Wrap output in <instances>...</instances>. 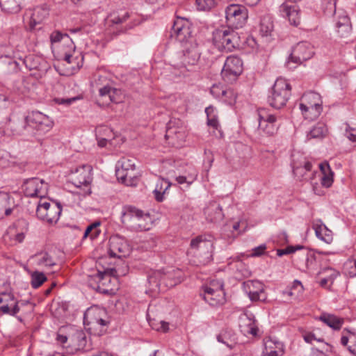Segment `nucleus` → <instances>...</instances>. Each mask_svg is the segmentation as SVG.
<instances>
[{"label":"nucleus","mask_w":356,"mask_h":356,"mask_svg":"<svg viewBox=\"0 0 356 356\" xmlns=\"http://www.w3.org/2000/svg\"><path fill=\"white\" fill-rule=\"evenodd\" d=\"M121 221L124 226L135 232L149 230L152 225V220L149 213H145L133 206L123 207Z\"/></svg>","instance_id":"f257e3e1"},{"label":"nucleus","mask_w":356,"mask_h":356,"mask_svg":"<svg viewBox=\"0 0 356 356\" xmlns=\"http://www.w3.org/2000/svg\"><path fill=\"white\" fill-rule=\"evenodd\" d=\"M214 46L220 51L231 52L239 46L238 33L229 26L216 29L212 33Z\"/></svg>","instance_id":"f03ea898"},{"label":"nucleus","mask_w":356,"mask_h":356,"mask_svg":"<svg viewBox=\"0 0 356 356\" xmlns=\"http://www.w3.org/2000/svg\"><path fill=\"white\" fill-rule=\"evenodd\" d=\"M320 95L315 92L305 93L300 99L299 108L305 120H314L321 115L323 106Z\"/></svg>","instance_id":"7ed1b4c3"},{"label":"nucleus","mask_w":356,"mask_h":356,"mask_svg":"<svg viewBox=\"0 0 356 356\" xmlns=\"http://www.w3.org/2000/svg\"><path fill=\"white\" fill-rule=\"evenodd\" d=\"M291 87L285 79H277L268 97L269 105L277 109L284 106L291 96Z\"/></svg>","instance_id":"20e7f679"},{"label":"nucleus","mask_w":356,"mask_h":356,"mask_svg":"<svg viewBox=\"0 0 356 356\" xmlns=\"http://www.w3.org/2000/svg\"><path fill=\"white\" fill-rule=\"evenodd\" d=\"M225 22L229 28L238 29L243 27L248 19V10L241 4L232 3L225 10Z\"/></svg>","instance_id":"39448f33"},{"label":"nucleus","mask_w":356,"mask_h":356,"mask_svg":"<svg viewBox=\"0 0 356 356\" xmlns=\"http://www.w3.org/2000/svg\"><path fill=\"white\" fill-rule=\"evenodd\" d=\"M92 167L88 165H83L76 169L72 175V183L81 189L79 193L86 197L91 194L90 184L92 180Z\"/></svg>","instance_id":"423d86ee"},{"label":"nucleus","mask_w":356,"mask_h":356,"mask_svg":"<svg viewBox=\"0 0 356 356\" xmlns=\"http://www.w3.org/2000/svg\"><path fill=\"white\" fill-rule=\"evenodd\" d=\"M135 163L136 159L131 156L122 157L115 166L118 180L127 186H131L135 177Z\"/></svg>","instance_id":"0eeeda50"},{"label":"nucleus","mask_w":356,"mask_h":356,"mask_svg":"<svg viewBox=\"0 0 356 356\" xmlns=\"http://www.w3.org/2000/svg\"><path fill=\"white\" fill-rule=\"evenodd\" d=\"M61 211L62 208L60 203L40 200L38 203L36 215L40 220L52 224L58 222Z\"/></svg>","instance_id":"6e6552de"},{"label":"nucleus","mask_w":356,"mask_h":356,"mask_svg":"<svg viewBox=\"0 0 356 356\" xmlns=\"http://www.w3.org/2000/svg\"><path fill=\"white\" fill-rule=\"evenodd\" d=\"M116 279L112 277L105 272L97 271L95 273L89 275V284L97 291L103 294H113L115 289L113 287L112 282H115Z\"/></svg>","instance_id":"1a4fd4ad"},{"label":"nucleus","mask_w":356,"mask_h":356,"mask_svg":"<svg viewBox=\"0 0 356 356\" xmlns=\"http://www.w3.org/2000/svg\"><path fill=\"white\" fill-rule=\"evenodd\" d=\"M314 54L313 47L310 43L300 42L293 48L286 65L289 68H294L296 66L291 65L292 63L300 65L310 59Z\"/></svg>","instance_id":"9d476101"},{"label":"nucleus","mask_w":356,"mask_h":356,"mask_svg":"<svg viewBox=\"0 0 356 356\" xmlns=\"http://www.w3.org/2000/svg\"><path fill=\"white\" fill-rule=\"evenodd\" d=\"M165 138L172 146L181 145L186 138V131L185 127L179 120L173 119L169 121L167 124Z\"/></svg>","instance_id":"9b49d317"},{"label":"nucleus","mask_w":356,"mask_h":356,"mask_svg":"<svg viewBox=\"0 0 356 356\" xmlns=\"http://www.w3.org/2000/svg\"><path fill=\"white\" fill-rule=\"evenodd\" d=\"M243 72V62L241 59L235 56H228L225 62L221 72L222 78L227 82H231Z\"/></svg>","instance_id":"f8f14e48"},{"label":"nucleus","mask_w":356,"mask_h":356,"mask_svg":"<svg viewBox=\"0 0 356 356\" xmlns=\"http://www.w3.org/2000/svg\"><path fill=\"white\" fill-rule=\"evenodd\" d=\"M259 130L267 136L274 135L278 129L277 118L265 108L258 110Z\"/></svg>","instance_id":"ddd939ff"},{"label":"nucleus","mask_w":356,"mask_h":356,"mask_svg":"<svg viewBox=\"0 0 356 356\" xmlns=\"http://www.w3.org/2000/svg\"><path fill=\"white\" fill-rule=\"evenodd\" d=\"M130 252V245L124 238L119 235H115L110 238L108 252L111 257H124L129 255Z\"/></svg>","instance_id":"4468645a"},{"label":"nucleus","mask_w":356,"mask_h":356,"mask_svg":"<svg viewBox=\"0 0 356 356\" xmlns=\"http://www.w3.org/2000/svg\"><path fill=\"white\" fill-rule=\"evenodd\" d=\"M106 312L97 307H92L84 313L83 323L90 325L89 330L97 329L98 326H106L108 322L104 319Z\"/></svg>","instance_id":"2eb2a0df"},{"label":"nucleus","mask_w":356,"mask_h":356,"mask_svg":"<svg viewBox=\"0 0 356 356\" xmlns=\"http://www.w3.org/2000/svg\"><path fill=\"white\" fill-rule=\"evenodd\" d=\"M191 35L190 22L184 17H177L170 31V37L180 42L187 40Z\"/></svg>","instance_id":"dca6fc26"},{"label":"nucleus","mask_w":356,"mask_h":356,"mask_svg":"<svg viewBox=\"0 0 356 356\" xmlns=\"http://www.w3.org/2000/svg\"><path fill=\"white\" fill-rule=\"evenodd\" d=\"M30 128L35 129L42 133L49 131L54 125L50 118L40 111H32L28 115Z\"/></svg>","instance_id":"f3484780"},{"label":"nucleus","mask_w":356,"mask_h":356,"mask_svg":"<svg viewBox=\"0 0 356 356\" xmlns=\"http://www.w3.org/2000/svg\"><path fill=\"white\" fill-rule=\"evenodd\" d=\"M24 187L26 196L40 197V200H43L42 198L47 195L48 185L43 179L35 177L27 180Z\"/></svg>","instance_id":"a211bd4d"},{"label":"nucleus","mask_w":356,"mask_h":356,"mask_svg":"<svg viewBox=\"0 0 356 356\" xmlns=\"http://www.w3.org/2000/svg\"><path fill=\"white\" fill-rule=\"evenodd\" d=\"M200 59V53L196 48H192L184 51L181 58L180 64H177L176 67L180 70L183 75L186 72L193 70V67L197 63Z\"/></svg>","instance_id":"6ab92c4d"},{"label":"nucleus","mask_w":356,"mask_h":356,"mask_svg":"<svg viewBox=\"0 0 356 356\" xmlns=\"http://www.w3.org/2000/svg\"><path fill=\"white\" fill-rule=\"evenodd\" d=\"M212 245L211 241L207 240L203 236H198L191 241L189 252L209 258L211 256Z\"/></svg>","instance_id":"aec40b11"},{"label":"nucleus","mask_w":356,"mask_h":356,"mask_svg":"<svg viewBox=\"0 0 356 356\" xmlns=\"http://www.w3.org/2000/svg\"><path fill=\"white\" fill-rule=\"evenodd\" d=\"M335 26L341 38H346L351 32L352 26L349 17L343 10H334Z\"/></svg>","instance_id":"412c9836"},{"label":"nucleus","mask_w":356,"mask_h":356,"mask_svg":"<svg viewBox=\"0 0 356 356\" xmlns=\"http://www.w3.org/2000/svg\"><path fill=\"white\" fill-rule=\"evenodd\" d=\"M239 328L244 335L257 334L258 328L255 324L254 316L252 313L245 312L239 316Z\"/></svg>","instance_id":"4be33fe9"},{"label":"nucleus","mask_w":356,"mask_h":356,"mask_svg":"<svg viewBox=\"0 0 356 356\" xmlns=\"http://www.w3.org/2000/svg\"><path fill=\"white\" fill-rule=\"evenodd\" d=\"M280 12L284 17L289 19L291 25L298 26L300 24V16L298 7L296 3L285 1V2L280 6Z\"/></svg>","instance_id":"5701e85b"},{"label":"nucleus","mask_w":356,"mask_h":356,"mask_svg":"<svg viewBox=\"0 0 356 356\" xmlns=\"http://www.w3.org/2000/svg\"><path fill=\"white\" fill-rule=\"evenodd\" d=\"M293 172L298 180H307L309 179V173L312 170V164L311 162L302 159V161H296L293 159L292 163Z\"/></svg>","instance_id":"b1692460"},{"label":"nucleus","mask_w":356,"mask_h":356,"mask_svg":"<svg viewBox=\"0 0 356 356\" xmlns=\"http://www.w3.org/2000/svg\"><path fill=\"white\" fill-rule=\"evenodd\" d=\"M28 230V222L24 219H19L13 226L8 228L7 235L13 238L15 241L22 243Z\"/></svg>","instance_id":"393cba45"},{"label":"nucleus","mask_w":356,"mask_h":356,"mask_svg":"<svg viewBox=\"0 0 356 356\" xmlns=\"http://www.w3.org/2000/svg\"><path fill=\"white\" fill-rule=\"evenodd\" d=\"M7 128L12 131L13 135H22L29 133L30 126L28 116L10 119L7 124Z\"/></svg>","instance_id":"a878e982"},{"label":"nucleus","mask_w":356,"mask_h":356,"mask_svg":"<svg viewBox=\"0 0 356 356\" xmlns=\"http://www.w3.org/2000/svg\"><path fill=\"white\" fill-rule=\"evenodd\" d=\"M204 213L207 220L211 222H220L224 218L222 207L216 201L209 202Z\"/></svg>","instance_id":"bb28decb"},{"label":"nucleus","mask_w":356,"mask_h":356,"mask_svg":"<svg viewBox=\"0 0 356 356\" xmlns=\"http://www.w3.org/2000/svg\"><path fill=\"white\" fill-rule=\"evenodd\" d=\"M86 346V334L82 330H76L70 337V344L65 347L70 348L69 353L74 354L76 351L84 350Z\"/></svg>","instance_id":"cd10ccee"},{"label":"nucleus","mask_w":356,"mask_h":356,"mask_svg":"<svg viewBox=\"0 0 356 356\" xmlns=\"http://www.w3.org/2000/svg\"><path fill=\"white\" fill-rule=\"evenodd\" d=\"M209 291H202L200 293L205 302H208L212 307H218L225 303V293L224 290L214 291L213 289L209 288Z\"/></svg>","instance_id":"c85d7f7f"},{"label":"nucleus","mask_w":356,"mask_h":356,"mask_svg":"<svg viewBox=\"0 0 356 356\" xmlns=\"http://www.w3.org/2000/svg\"><path fill=\"white\" fill-rule=\"evenodd\" d=\"M284 353V346L282 342L271 338L264 339L263 356H282Z\"/></svg>","instance_id":"c756f323"},{"label":"nucleus","mask_w":356,"mask_h":356,"mask_svg":"<svg viewBox=\"0 0 356 356\" xmlns=\"http://www.w3.org/2000/svg\"><path fill=\"white\" fill-rule=\"evenodd\" d=\"M163 272L154 270L151 272L147 277L149 291L152 293H159L165 291L162 284Z\"/></svg>","instance_id":"7c9ffc66"},{"label":"nucleus","mask_w":356,"mask_h":356,"mask_svg":"<svg viewBox=\"0 0 356 356\" xmlns=\"http://www.w3.org/2000/svg\"><path fill=\"white\" fill-rule=\"evenodd\" d=\"M313 228L318 238L327 244H330L333 241L332 232L329 229L321 220H317L313 223Z\"/></svg>","instance_id":"2f4dec72"},{"label":"nucleus","mask_w":356,"mask_h":356,"mask_svg":"<svg viewBox=\"0 0 356 356\" xmlns=\"http://www.w3.org/2000/svg\"><path fill=\"white\" fill-rule=\"evenodd\" d=\"M35 264L42 268H49L57 264V260L48 252H41L33 256Z\"/></svg>","instance_id":"473e14b6"},{"label":"nucleus","mask_w":356,"mask_h":356,"mask_svg":"<svg viewBox=\"0 0 356 356\" xmlns=\"http://www.w3.org/2000/svg\"><path fill=\"white\" fill-rule=\"evenodd\" d=\"M274 31L273 17L270 15H265L261 17L259 24V31L262 37L272 36Z\"/></svg>","instance_id":"72a5a7b5"},{"label":"nucleus","mask_w":356,"mask_h":356,"mask_svg":"<svg viewBox=\"0 0 356 356\" xmlns=\"http://www.w3.org/2000/svg\"><path fill=\"white\" fill-rule=\"evenodd\" d=\"M49 15V10L44 6H38L34 8L31 14L29 25L31 29H35L38 24L42 22Z\"/></svg>","instance_id":"f704fd0d"},{"label":"nucleus","mask_w":356,"mask_h":356,"mask_svg":"<svg viewBox=\"0 0 356 356\" xmlns=\"http://www.w3.org/2000/svg\"><path fill=\"white\" fill-rule=\"evenodd\" d=\"M218 341L226 345L229 348L232 349L236 344V337L232 329H224L217 336Z\"/></svg>","instance_id":"c9c22d12"},{"label":"nucleus","mask_w":356,"mask_h":356,"mask_svg":"<svg viewBox=\"0 0 356 356\" xmlns=\"http://www.w3.org/2000/svg\"><path fill=\"white\" fill-rule=\"evenodd\" d=\"M319 319L330 327L335 330H339L343 324V318H339L334 314L327 313L322 314Z\"/></svg>","instance_id":"e433bc0d"},{"label":"nucleus","mask_w":356,"mask_h":356,"mask_svg":"<svg viewBox=\"0 0 356 356\" xmlns=\"http://www.w3.org/2000/svg\"><path fill=\"white\" fill-rule=\"evenodd\" d=\"M319 168L323 174L321 184L326 188L330 187L333 183L334 172L330 165L326 162L322 163L319 164Z\"/></svg>","instance_id":"4c0bfd02"},{"label":"nucleus","mask_w":356,"mask_h":356,"mask_svg":"<svg viewBox=\"0 0 356 356\" xmlns=\"http://www.w3.org/2000/svg\"><path fill=\"white\" fill-rule=\"evenodd\" d=\"M11 213L10 195L5 192H0V219L10 215Z\"/></svg>","instance_id":"58836bf2"},{"label":"nucleus","mask_w":356,"mask_h":356,"mask_svg":"<svg viewBox=\"0 0 356 356\" xmlns=\"http://www.w3.org/2000/svg\"><path fill=\"white\" fill-rule=\"evenodd\" d=\"M23 0H0V7L7 13H17L20 11Z\"/></svg>","instance_id":"ea45409f"},{"label":"nucleus","mask_w":356,"mask_h":356,"mask_svg":"<svg viewBox=\"0 0 356 356\" xmlns=\"http://www.w3.org/2000/svg\"><path fill=\"white\" fill-rule=\"evenodd\" d=\"M170 186V184L164 179H161L158 181L153 191L156 201L161 202L163 200V195Z\"/></svg>","instance_id":"a19ab883"},{"label":"nucleus","mask_w":356,"mask_h":356,"mask_svg":"<svg viewBox=\"0 0 356 356\" xmlns=\"http://www.w3.org/2000/svg\"><path fill=\"white\" fill-rule=\"evenodd\" d=\"M327 129L323 123H318L307 134V138H322L327 134Z\"/></svg>","instance_id":"79ce46f5"},{"label":"nucleus","mask_w":356,"mask_h":356,"mask_svg":"<svg viewBox=\"0 0 356 356\" xmlns=\"http://www.w3.org/2000/svg\"><path fill=\"white\" fill-rule=\"evenodd\" d=\"M175 270L168 271L167 273H163L162 284L164 286L165 290L167 288L172 287L177 285L180 280L175 278Z\"/></svg>","instance_id":"37998d69"},{"label":"nucleus","mask_w":356,"mask_h":356,"mask_svg":"<svg viewBox=\"0 0 356 356\" xmlns=\"http://www.w3.org/2000/svg\"><path fill=\"white\" fill-rule=\"evenodd\" d=\"M240 224L238 222H234V224L227 223L223 226L222 228V235L225 238H234L236 237L237 234L235 233L238 228Z\"/></svg>","instance_id":"c03bdc74"},{"label":"nucleus","mask_w":356,"mask_h":356,"mask_svg":"<svg viewBox=\"0 0 356 356\" xmlns=\"http://www.w3.org/2000/svg\"><path fill=\"white\" fill-rule=\"evenodd\" d=\"M31 285L33 289H38L47 280L44 273L38 270L31 273Z\"/></svg>","instance_id":"a18cd8bd"},{"label":"nucleus","mask_w":356,"mask_h":356,"mask_svg":"<svg viewBox=\"0 0 356 356\" xmlns=\"http://www.w3.org/2000/svg\"><path fill=\"white\" fill-rule=\"evenodd\" d=\"M19 301L17 300L13 304L3 305L0 306V314H8L12 316H16L19 312Z\"/></svg>","instance_id":"49530a36"},{"label":"nucleus","mask_w":356,"mask_h":356,"mask_svg":"<svg viewBox=\"0 0 356 356\" xmlns=\"http://www.w3.org/2000/svg\"><path fill=\"white\" fill-rule=\"evenodd\" d=\"M303 291V286L302 283L298 280H295L293 282V285L291 288L286 289L283 291V294L287 295L289 296H298L300 293H301Z\"/></svg>","instance_id":"de8ad7c7"},{"label":"nucleus","mask_w":356,"mask_h":356,"mask_svg":"<svg viewBox=\"0 0 356 356\" xmlns=\"http://www.w3.org/2000/svg\"><path fill=\"white\" fill-rule=\"evenodd\" d=\"M344 273L350 277L356 276V258L348 259L343 266Z\"/></svg>","instance_id":"09e8293b"},{"label":"nucleus","mask_w":356,"mask_h":356,"mask_svg":"<svg viewBox=\"0 0 356 356\" xmlns=\"http://www.w3.org/2000/svg\"><path fill=\"white\" fill-rule=\"evenodd\" d=\"M100 225L99 222H95L87 227L84 232L83 238L90 236V238H95L100 234L98 227Z\"/></svg>","instance_id":"8fccbe9b"},{"label":"nucleus","mask_w":356,"mask_h":356,"mask_svg":"<svg viewBox=\"0 0 356 356\" xmlns=\"http://www.w3.org/2000/svg\"><path fill=\"white\" fill-rule=\"evenodd\" d=\"M262 286L261 282L259 281L248 280L243 284V290L247 294L249 293V290L251 291H255V290L261 291Z\"/></svg>","instance_id":"3c124183"},{"label":"nucleus","mask_w":356,"mask_h":356,"mask_svg":"<svg viewBox=\"0 0 356 356\" xmlns=\"http://www.w3.org/2000/svg\"><path fill=\"white\" fill-rule=\"evenodd\" d=\"M324 272H327L329 273V275L327 277H324L323 278L321 281H320V285L322 286V287H325L326 286L327 284L329 282H332L333 280L337 277V275H339L338 272H337L334 269L332 268H324L322 271H321L319 273H324Z\"/></svg>","instance_id":"603ef678"},{"label":"nucleus","mask_w":356,"mask_h":356,"mask_svg":"<svg viewBox=\"0 0 356 356\" xmlns=\"http://www.w3.org/2000/svg\"><path fill=\"white\" fill-rule=\"evenodd\" d=\"M220 99L227 104L232 105L236 102V94L233 89L227 88Z\"/></svg>","instance_id":"864d4df0"},{"label":"nucleus","mask_w":356,"mask_h":356,"mask_svg":"<svg viewBox=\"0 0 356 356\" xmlns=\"http://www.w3.org/2000/svg\"><path fill=\"white\" fill-rule=\"evenodd\" d=\"M305 269L304 270H312L316 268V257L312 253H307L305 258Z\"/></svg>","instance_id":"5fc2aeb1"},{"label":"nucleus","mask_w":356,"mask_h":356,"mask_svg":"<svg viewBox=\"0 0 356 356\" xmlns=\"http://www.w3.org/2000/svg\"><path fill=\"white\" fill-rule=\"evenodd\" d=\"M213 111L212 106L207 107L205 109V112L207 115V124L213 128L218 129L219 127V122L215 115H211V113Z\"/></svg>","instance_id":"6e6d98bb"},{"label":"nucleus","mask_w":356,"mask_h":356,"mask_svg":"<svg viewBox=\"0 0 356 356\" xmlns=\"http://www.w3.org/2000/svg\"><path fill=\"white\" fill-rule=\"evenodd\" d=\"M226 89L227 88L221 83H215L211 86L210 92L215 98L220 99Z\"/></svg>","instance_id":"4d7b16f0"},{"label":"nucleus","mask_w":356,"mask_h":356,"mask_svg":"<svg viewBox=\"0 0 356 356\" xmlns=\"http://www.w3.org/2000/svg\"><path fill=\"white\" fill-rule=\"evenodd\" d=\"M26 68L30 70L38 69L39 65V58H35L33 56H26L24 60Z\"/></svg>","instance_id":"13d9d810"},{"label":"nucleus","mask_w":356,"mask_h":356,"mask_svg":"<svg viewBox=\"0 0 356 356\" xmlns=\"http://www.w3.org/2000/svg\"><path fill=\"white\" fill-rule=\"evenodd\" d=\"M209 288L213 289L214 291L223 289V282L221 280H212L209 284L202 286V291H209Z\"/></svg>","instance_id":"bf43d9fd"},{"label":"nucleus","mask_w":356,"mask_h":356,"mask_svg":"<svg viewBox=\"0 0 356 356\" xmlns=\"http://www.w3.org/2000/svg\"><path fill=\"white\" fill-rule=\"evenodd\" d=\"M197 8L201 10L211 9L215 5V0H196Z\"/></svg>","instance_id":"052dcab7"},{"label":"nucleus","mask_w":356,"mask_h":356,"mask_svg":"<svg viewBox=\"0 0 356 356\" xmlns=\"http://www.w3.org/2000/svg\"><path fill=\"white\" fill-rule=\"evenodd\" d=\"M248 296L252 301H263L266 299L263 287L261 291H258L257 290H255V291H251L249 290Z\"/></svg>","instance_id":"680f3d73"},{"label":"nucleus","mask_w":356,"mask_h":356,"mask_svg":"<svg viewBox=\"0 0 356 356\" xmlns=\"http://www.w3.org/2000/svg\"><path fill=\"white\" fill-rule=\"evenodd\" d=\"M14 296L9 293H0V305H9L13 304L17 301Z\"/></svg>","instance_id":"e2e57ef3"},{"label":"nucleus","mask_w":356,"mask_h":356,"mask_svg":"<svg viewBox=\"0 0 356 356\" xmlns=\"http://www.w3.org/2000/svg\"><path fill=\"white\" fill-rule=\"evenodd\" d=\"M63 38H69V35L66 33L63 34L59 31H55L50 35V40L51 43L59 42Z\"/></svg>","instance_id":"0e129e2a"},{"label":"nucleus","mask_w":356,"mask_h":356,"mask_svg":"<svg viewBox=\"0 0 356 356\" xmlns=\"http://www.w3.org/2000/svg\"><path fill=\"white\" fill-rule=\"evenodd\" d=\"M112 89L113 88L110 86L108 83L98 87V90L100 97L108 99L112 92Z\"/></svg>","instance_id":"69168bd1"},{"label":"nucleus","mask_w":356,"mask_h":356,"mask_svg":"<svg viewBox=\"0 0 356 356\" xmlns=\"http://www.w3.org/2000/svg\"><path fill=\"white\" fill-rule=\"evenodd\" d=\"M332 346L327 343H322L319 348H316V351L322 355H328L334 353L332 350Z\"/></svg>","instance_id":"338daca9"},{"label":"nucleus","mask_w":356,"mask_h":356,"mask_svg":"<svg viewBox=\"0 0 356 356\" xmlns=\"http://www.w3.org/2000/svg\"><path fill=\"white\" fill-rule=\"evenodd\" d=\"M129 17V13H125L122 15H111V22L113 24H122L126 22Z\"/></svg>","instance_id":"774afa93"}]
</instances>
